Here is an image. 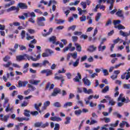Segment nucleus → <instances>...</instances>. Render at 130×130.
I'll list each match as a JSON object with an SVG mask.
<instances>
[{
	"label": "nucleus",
	"instance_id": "61",
	"mask_svg": "<svg viewBox=\"0 0 130 130\" xmlns=\"http://www.w3.org/2000/svg\"><path fill=\"white\" fill-rule=\"evenodd\" d=\"M86 59H87V55H84L81 57V58L80 59V61H81V62H82L83 61H85V60H86Z\"/></svg>",
	"mask_w": 130,
	"mask_h": 130
},
{
	"label": "nucleus",
	"instance_id": "36",
	"mask_svg": "<svg viewBox=\"0 0 130 130\" xmlns=\"http://www.w3.org/2000/svg\"><path fill=\"white\" fill-rule=\"evenodd\" d=\"M90 119L91 120L89 123L90 125H92V124H95V123H98V121H97L96 120L93 119L92 118H90Z\"/></svg>",
	"mask_w": 130,
	"mask_h": 130
},
{
	"label": "nucleus",
	"instance_id": "20",
	"mask_svg": "<svg viewBox=\"0 0 130 130\" xmlns=\"http://www.w3.org/2000/svg\"><path fill=\"white\" fill-rule=\"evenodd\" d=\"M50 119L52 120V121H61V118L57 117H51Z\"/></svg>",
	"mask_w": 130,
	"mask_h": 130
},
{
	"label": "nucleus",
	"instance_id": "1",
	"mask_svg": "<svg viewBox=\"0 0 130 130\" xmlns=\"http://www.w3.org/2000/svg\"><path fill=\"white\" fill-rule=\"evenodd\" d=\"M25 56H26V57H27L28 60H30V59H31V60H32V61H37V60H39L40 59V54H39L37 56L36 58H34L33 56H29L27 54H25Z\"/></svg>",
	"mask_w": 130,
	"mask_h": 130
},
{
	"label": "nucleus",
	"instance_id": "31",
	"mask_svg": "<svg viewBox=\"0 0 130 130\" xmlns=\"http://www.w3.org/2000/svg\"><path fill=\"white\" fill-rule=\"evenodd\" d=\"M71 56L73 59H76L78 56V52L71 53Z\"/></svg>",
	"mask_w": 130,
	"mask_h": 130
},
{
	"label": "nucleus",
	"instance_id": "55",
	"mask_svg": "<svg viewBox=\"0 0 130 130\" xmlns=\"http://www.w3.org/2000/svg\"><path fill=\"white\" fill-rule=\"evenodd\" d=\"M125 123H126V121H122L121 123H120L119 126L120 127H123L124 125H125Z\"/></svg>",
	"mask_w": 130,
	"mask_h": 130
},
{
	"label": "nucleus",
	"instance_id": "60",
	"mask_svg": "<svg viewBox=\"0 0 130 130\" xmlns=\"http://www.w3.org/2000/svg\"><path fill=\"white\" fill-rule=\"evenodd\" d=\"M72 41L73 42H77V41H78V37L77 36H73L72 37Z\"/></svg>",
	"mask_w": 130,
	"mask_h": 130
},
{
	"label": "nucleus",
	"instance_id": "35",
	"mask_svg": "<svg viewBox=\"0 0 130 130\" xmlns=\"http://www.w3.org/2000/svg\"><path fill=\"white\" fill-rule=\"evenodd\" d=\"M51 4H53L54 5H56V4H57V2H56L55 0H50L48 7H50V6H51Z\"/></svg>",
	"mask_w": 130,
	"mask_h": 130
},
{
	"label": "nucleus",
	"instance_id": "41",
	"mask_svg": "<svg viewBox=\"0 0 130 130\" xmlns=\"http://www.w3.org/2000/svg\"><path fill=\"white\" fill-rule=\"evenodd\" d=\"M46 75L47 77H48V76H51V75H52V71L47 69Z\"/></svg>",
	"mask_w": 130,
	"mask_h": 130
},
{
	"label": "nucleus",
	"instance_id": "29",
	"mask_svg": "<svg viewBox=\"0 0 130 130\" xmlns=\"http://www.w3.org/2000/svg\"><path fill=\"white\" fill-rule=\"evenodd\" d=\"M53 106H54V107H57V108H59V107H61V104H60V103L57 102L53 104Z\"/></svg>",
	"mask_w": 130,
	"mask_h": 130
},
{
	"label": "nucleus",
	"instance_id": "45",
	"mask_svg": "<svg viewBox=\"0 0 130 130\" xmlns=\"http://www.w3.org/2000/svg\"><path fill=\"white\" fill-rule=\"evenodd\" d=\"M80 5L83 7V8L84 9H85L87 8V3H86V2H82L80 3Z\"/></svg>",
	"mask_w": 130,
	"mask_h": 130
},
{
	"label": "nucleus",
	"instance_id": "38",
	"mask_svg": "<svg viewBox=\"0 0 130 130\" xmlns=\"http://www.w3.org/2000/svg\"><path fill=\"white\" fill-rule=\"evenodd\" d=\"M21 39H24L26 36V31L22 30L21 32Z\"/></svg>",
	"mask_w": 130,
	"mask_h": 130
},
{
	"label": "nucleus",
	"instance_id": "51",
	"mask_svg": "<svg viewBox=\"0 0 130 130\" xmlns=\"http://www.w3.org/2000/svg\"><path fill=\"white\" fill-rule=\"evenodd\" d=\"M55 21L56 23V24H61L62 23H63V20H62L61 19H55Z\"/></svg>",
	"mask_w": 130,
	"mask_h": 130
},
{
	"label": "nucleus",
	"instance_id": "47",
	"mask_svg": "<svg viewBox=\"0 0 130 130\" xmlns=\"http://www.w3.org/2000/svg\"><path fill=\"white\" fill-rule=\"evenodd\" d=\"M30 114L33 116H36L39 114V113L37 111L31 112Z\"/></svg>",
	"mask_w": 130,
	"mask_h": 130
},
{
	"label": "nucleus",
	"instance_id": "28",
	"mask_svg": "<svg viewBox=\"0 0 130 130\" xmlns=\"http://www.w3.org/2000/svg\"><path fill=\"white\" fill-rule=\"evenodd\" d=\"M16 119H17V120H18V121H23V120H26V121H28V120H29V118H23V117H16Z\"/></svg>",
	"mask_w": 130,
	"mask_h": 130
},
{
	"label": "nucleus",
	"instance_id": "2",
	"mask_svg": "<svg viewBox=\"0 0 130 130\" xmlns=\"http://www.w3.org/2000/svg\"><path fill=\"white\" fill-rule=\"evenodd\" d=\"M76 50V47H73V44L70 43L67 47L64 48L63 51V52H66L68 51V50H70V51H74Z\"/></svg>",
	"mask_w": 130,
	"mask_h": 130
},
{
	"label": "nucleus",
	"instance_id": "37",
	"mask_svg": "<svg viewBox=\"0 0 130 130\" xmlns=\"http://www.w3.org/2000/svg\"><path fill=\"white\" fill-rule=\"evenodd\" d=\"M102 72L104 73V76H108L109 75V73H108V71L106 69H103V68H102Z\"/></svg>",
	"mask_w": 130,
	"mask_h": 130
},
{
	"label": "nucleus",
	"instance_id": "15",
	"mask_svg": "<svg viewBox=\"0 0 130 130\" xmlns=\"http://www.w3.org/2000/svg\"><path fill=\"white\" fill-rule=\"evenodd\" d=\"M125 100V98L123 96V94L122 93L120 94L117 99V101L118 102L121 101V102H124Z\"/></svg>",
	"mask_w": 130,
	"mask_h": 130
},
{
	"label": "nucleus",
	"instance_id": "32",
	"mask_svg": "<svg viewBox=\"0 0 130 130\" xmlns=\"http://www.w3.org/2000/svg\"><path fill=\"white\" fill-rule=\"evenodd\" d=\"M24 115L27 117H30V111L27 110H24Z\"/></svg>",
	"mask_w": 130,
	"mask_h": 130
},
{
	"label": "nucleus",
	"instance_id": "64",
	"mask_svg": "<svg viewBox=\"0 0 130 130\" xmlns=\"http://www.w3.org/2000/svg\"><path fill=\"white\" fill-rule=\"evenodd\" d=\"M44 105L46 106V107H47L48 106H49L50 105V102L49 101H46L45 103H44Z\"/></svg>",
	"mask_w": 130,
	"mask_h": 130
},
{
	"label": "nucleus",
	"instance_id": "18",
	"mask_svg": "<svg viewBox=\"0 0 130 130\" xmlns=\"http://www.w3.org/2000/svg\"><path fill=\"white\" fill-rule=\"evenodd\" d=\"M75 46L76 47L77 51H78L79 52H81V51H82V47L81 46V45H80V44L78 43H75Z\"/></svg>",
	"mask_w": 130,
	"mask_h": 130
},
{
	"label": "nucleus",
	"instance_id": "24",
	"mask_svg": "<svg viewBox=\"0 0 130 130\" xmlns=\"http://www.w3.org/2000/svg\"><path fill=\"white\" fill-rule=\"evenodd\" d=\"M79 63H80V58H77L76 60L73 63V66L74 68H77L78 66H79Z\"/></svg>",
	"mask_w": 130,
	"mask_h": 130
},
{
	"label": "nucleus",
	"instance_id": "54",
	"mask_svg": "<svg viewBox=\"0 0 130 130\" xmlns=\"http://www.w3.org/2000/svg\"><path fill=\"white\" fill-rule=\"evenodd\" d=\"M26 36L27 40H31V39H34V36H29V34L28 33L26 34Z\"/></svg>",
	"mask_w": 130,
	"mask_h": 130
},
{
	"label": "nucleus",
	"instance_id": "27",
	"mask_svg": "<svg viewBox=\"0 0 130 130\" xmlns=\"http://www.w3.org/2000/svg\"><path fill=\"white\" fill-rule=\"evenodd\" d=\"M82 110H75L74 112V114L76 115V116H79V115H81L82 114Z\"/></svg>",
	"mask_w": 130,
	"mask_h": 130
},
{
	"label": "nucleus",
	"instance_id": "63",
	"mask_svg": "<svg viewBox=\"0 0 130 130\" xmlns=\"http://www.w3.org/2000/svg\"><path fill=\"white\" fill-rule=\"evenodd\" d=\"M54 130H59V124L56 123L54 128Z\"/></svg>",
	"mask_w": 130,
	"mask_h": 130
},
{
	"label": "nucleus",
	"instance_id": "40",
	"mask_svg": "<svg viewBox=\"0 0 130 130\" xmlns=\"http://www.w3.org/2000/svg\"><path fill=\"white\" fill-rule=\"evenodd\" d=\"M29 104V103L26 101H24L21 105V107H26Z\"/></svg>",
	"mask_w": 130,
	"mask_h": 130
},
{
	"label": "nucleus",
	"instance_id": "43",
	"mask_svg": "<svg viewBox=\"0 0 130 130\" xmlns=\"http://www.w3.org/2000/svg\"><path fill=\"white\" fill-rule=\"evenodd\" d=\"M11 64H13L11 61H8L7 64H4L3 67H5V68H9L10 66H11Z\"/></svg>",
	"mask_w": 130,
	"mask_h": 130
},
{
	"label": "nucleus",
	"instance_id": "44",
	"mask_svg": "<svg viewBox=\"0 0 130 130\" xmlns=\"http://www.w3.org/2000/svg\"><path fill=\"white\" fill-rule=\"evenodd\" d=\"M107 91H109V86H106L102 90L103 93H106Z\"/></svg>",
	"mask_w": 130,
	"mask_h": 130
},
{
	"label": "nucleus",
	"instance_id": "56",
	"mask_svg": "<svg viewBox=\"0 0 130 130\" xmlns=\"http://www.w3.org/2000/svg\"><path fill=\"white\" fill-rule=\"evenodd\" d=\"M120 20H114L113 21V24L115 26H116V25H118L119 24H120Z\"/></svg>",
	"mask_w": 130,
	"mask_h": 130
},
{
	"label": "nucleus",
	"instance_id": "17",
	"mask_svg": "<svg viewBox=\"0 0 130 130\" xmlns=\"http://www.w3.org/2000/svg\"><path fill=\"white\" fill-rule=\"evenodd\" d=\"M58 74L57 73H55V77L54 78V79L55 80H62V79L63 78V76L61 75H60V76H58Z\"/></svg>",
	"mask_w": 130,
	"mask_h": 130
},
{
	"label": "nucleus",
	"instance_id": "3",
	"mask_svg": "<svg viewBox=\"0 0 130 130\" xmlns=\"http://www.w3.org/2000/svg\"><path fill=\"white\" fill-rule=\"evenodd\" d=\"M9 118H10V116L9 115H6L4 116V114H2L0 115V120L2 121H4L5 122H8V120H9Z\"/></svg>",
	"mask_w": 130,
	"mask_h": 130
},
{
	"label": "nucleus",
	"instance_id": "11",
	"mask_svg": "<svg viewBox=\"0 0 130 130\" xmlns=\"http://www.w3.org/2000/svg\"><path fill=\"white\" fill-rule=\"evenodd\" d=\"M81 79H82V76H81L80 73H78L77 76H76V77L73 79V80L74 82H80V80H81Z\"/></svg>",
	"mask_w": 130,
	"mask_h": 130
},
{
	"label": "nucleus",
	"instance_id": "4",
	"mask_svg": "<svg viewBox=\"0 0 130 130\" xmlns=\"http://www.w3.org/2000/svg\"><path fill=\"white\" fill-rule=\"evenodd\" d=\"M61 92V90L59 88H54L53 90V92L51 94V96H53V97H55V96H57V94L58 93H60Z\"/></svg>",
	"mask_w": 130,
	"mask_h": 130
},
{
	"label": "nucleus",
	"instance_id": "30",
	"mask_svg": "<svg viewBox=\"0 0 130 130\" xmlns=\"http://www.w3.org/2000/svg\"><path fill=\"white\" fill-rule=\"evenodd\" d=\"M32 67L34 68H38V67H40L41 68V67H42V64L41 63H33L32 64Z\"/></svg>",
	"mask_w": 130,
	"mask_h": 130
},
{
	"label": "nucleus",
	"instance_id": "62",
	"mask_svg": "<svg viewBox=\"0 0 130 130\" xmlns=\"http://www.w3.org/2000/svg\"><path fill=\"white\" fill-rule=\"evenodd\" d=\"M49 125V123H48V122H47L44 124H43L42 123L41 126L42 127L44 128V127H46L47 126H48Z\"/></svg>",
	"mask_w": 130,
	"mask_h": 130
},
{
	"label": "nucleus",
	"instance_id": "19",
	"mask_svg": "<svg viewBox=\"0 0 130 130\" xmlns=\"http://www.w3.org/2000/svg\"><path fill=\"white\" fill-rule=\"evenodd\" d=\"M13 109H14V107H10V104H8V105L6 107V109L5 110V111L6 112H9V111H13Z\"/></svg>",
	"mask_w": 130,
	"mask_h": 130
},
{
	"label": "nucleus",
	"instance_id": "13",
	"mask_svg": "<svg viewBox=\"0 0 130 130\" xmlns=\"http://www.w3.org/2000/svg\"><path fill=\"white\" fill-rule=\"evenodd\" d=\"M25 54L24 55H18L16 56V60L17 61H21L22 60H24L25 59Z\"/></svg>",
	"mask_w": 130,
	"mask_h": 130
},
{
	"label": "nucleus",
	"instance_id": "12",
	"mask_svg": "<svg viewBox=\"0 0 130 130\" xmlns=\"http://www.w3.org/2000/svg\"><path fill=\"white\" fill-rule=\"evenodd\" d=\"M105 98H109V104L110 105H111L112 106L115 104V102L113 101V100L111 99V98H110L109 95H106L105 96Z\"/></svg>",
	"mask_w": 130,
	"mask_h": 130
},
{
	"label": "nucleus",
	"instance_id": "5",
	"mask_svg": "<svg viewBox=\"0 0 130 130\" xmlns=\"http://www.w3.org/2000/svg\"><path fill=\"white\" fill-rule=\"evenodd\" d=\"M23 15L26 18H29V17H33L34 18H35V17H36V15H35V13L34 12L25 13H23Z\"/></svg>",
	"mask_w": 130,
	"mask_h": 130
},
{
	"label": "nucleus",
	"instance_id": "39",
	"mask_svg": "<svg viewBox=\"0 0 130 130\" xmlns=\"http://www.w3.org/2000/svg\"><path fill=\"white\" fill-rule=\"evenodd\" d=\"M80 22H85L86 20H87V17L84 15H82V17L80 18Z\"/></svg>",
	"mask_w": 130,
	"mask_h": 130
},
{
	"label": "nucleus",
	"instance_id": "14",
	"mask_svg": "<svg viewBox=\"0 0 130 130\" xmlns=\"http://www.w3.org/2000/svg\"><path fill=\"white\" fill-rule=\"evenodd\" d=\"M42 106V103H40L39 104H35L34 107L36 108L38 111H39L40 113H41V111H40V109H39L40 107H41Z\"/></svg>",
	"mask_w": 130,
	"mask_h": 130
},
{
	"label": "nucleus",
	"instance_id": "9",
	"mask_svg": "<svg viewBox=\"0 0 130 130\" xmlns=\"http://www.w3.org/2000/svg\"><path fill=\"white\" fill-rule=\"evenodd\" d=\"M97 49V47H95L94 45H91L89 47V48L87 49V51H89V52H94V51H95Z\"/></svg>",
	"mask_w": 130,
	"mask_h": 130
},
{
	"label": "nucleus",
	"instance_id": "52",
	"mask_svg": "<svg viewBox=\"0 0 130 130\" xmlns=\"http://www.w3.org/2000/svg\"><path fill=\"white\" fill-rule=\"evenodd\" d=\"M37 24L39 26H45V24H44V22H43V21H39L38 20H37Z\"/></svg>",
	"mask_w": 130,
	"mask_h": 130
},
{
	"label": "nucleus",
	"instance_id": "53",
	"mask_svg": "<svg viewBox=\"0 0 130 130\" xmlns=\"http://www.w3.org/2000/svg\"><path fill=\"white\" fill-rule=\"evenodd\" d=\"M42 125V122H37L35 123V126L36 127H40Z\"/></svg>",
	"mask_w": 130,
	"mask_h": 130
},
{
	"label": "nucleus",
	"instance_id": "58",
	"mask_svg": "<svg viewBox=\"0 0 130 130\" xmlns=\"http://www.w3.org/2000/svg\"><path fill=\"white\" fill-rule=\"evenodd\" d=\"M67 121L64 122V124H69L70 123V120H71V117H67L66 118Z\"/></svg>",
	"mask_w": 130,
	"mask_h": 130
},
{
	"label": "nucleus",
	"instance_id": "34",
	"mask_svg": "<svg viewBox=\"0 0 130 130\" xmlns=\"http://www.w3.org/2000/svg\"><path fill=\"white\" fill-rule=\"evenodd\" d=\"M119 123V120H117L115 122V123L114 124H110V126H111L112 127H116V126H117V125H118V124Z\"/></svg>",
	"mask_w": 130,
	"mask_h": 130
},
{
	"label": "nucleus",
	"instance_id": "10",
	"mask_svg": "<svg viewBox=\"0 0 130 130\" xmlns=\"http://www.w3.org/2000/svg\"><path fill=\"white\" fill-rule=\"evenodd\" d=\"M82 89L83 90L84 93H85V94H93V90H92V89H89L88 90H87V88L86 87H83Z\"/></svg>",
	"mask_w": 130,
	"mask_h": 130
},
{
	"label": "nucleus",
	"instance_id": "22",
	"mask_svg": "<svg viewBox=\"0 0 130 130\" xmlns=\"http://www.w3.org/2000/svg\"><path fill=\"white\" fill-rule=\"evenodd\" d=\"M49 42L54 44L56 42V37L52 36L49 38Z\"/></svg>",
	"mask_w": 130,
	"mask_h": 130
},
{
	"label": "nucleus",
	"instance_id": "57",
	"mask_svg": "<svg viewBox=\"0 0 130 130\" xmlns=\"http://www.w3.org/2000/svg\"><path fill=\"white\" fill-rule=\"evenodd\" d=\"M9 98H6L5 99L4 104L3 105V107L4 108L6 107V105L7 104V103L9 102Z\"/></svg>",
	"mask_w": 130,
	"mask_h": 130
},
{
	"label": "nucleus",
	"instance_id": "26",
	"mask_svg": "<svg viewBox=\"0 0 130 130\" xmlns=\"http://www.w3.org/2000/svg\"><path fill=\"white\" fill-rule=\"evenodd\" d=\"M73 106V103L67 102L63 105V108H68L69 106Z\"/></svg>",
	"mask_w": 130,
	"mask_h": 130
},
{
	"label": "nucleus",
	"instance_id": "48",
	"mask_svg": "<svg viewBox=\"0 0 130 130\" xmlns=\"http://www.w3.org/2000/svg\"><path fill=\"white\" fill-rule=\"evenodd\" d=\"M101 17V13H98L97 14V16L95 17V21H96V22H98V21L100 20Z\"/></svg>",
	"mask_w": 130,
	"mask_h": 130
},
{
	"label": "nucleus",
	"instance_id": "16",
	"mask_svg": "<svg viewBox=\"0 0 130 130\" xmlns=\"http://www.w3.org/2000/svg\"><path fill=\"white\" fill-rule=\"evenodd\" d=\"M99 51H102L103 52L106 49V46H102V45H99L98 46Z\"/></svg>",
	"mask_w": 130,
	"mask_h": 130
},
{
	"label": "nucleus",
	"instance_id": "8",
	"mask_svg": "<svg viewBox=\"0 0 130 130\" xmlns=\"http://www.w3.org/2000/svg\"><path fill=\"white\" fill-rule=\"evenodd\" d=\"M28 83V81H22L21 80H19L18 81V86L19 87H26Z\"/></svg>",
	"mask_w": 130,
	"mask_h": 130
},
{
	"label": "nucleus",
	"instance_id": "49",
	"mask_svg": "<svg viewBox=\"0 0 130 130\" xmlns=\"http://www.w3.org/2000/svg\"><path fill=\"white\" fill-rule=\"evenodd\" d=\"M76 25H73L72 26H70L68 28V31H71V30H72V31H75L76 30Z\"/></svg>",
	"mask_w": 130,
	"mask_h": 130
},
{
	"label": "nucleus",
	"instance_id": "6",
	"mask_svg": "<svg viewBox=\"0 0 130 130\" xmlns=\"http://www.w3.org/2000/svg\"><path fill=\"white\" fill-rule=\"evenodd\" d=\"M17 7L20 8V9H22V10H26V9H28V6L26 5V4L23 3H19Z\"/></svg>",
	"mask_w": 130,
	"mask_h": 130
},
{
	"label": "nucleus",
	"instance_id": "50",
	"mask_svg": "<svg viewBox=\"0 0 130 130\" xmlns=\"http://www.w3.org/2000/svg\"><path fill=\"white\" fill-rule=\"evenodd\" d=\"M28 21L30 22V23H32V24H35V19L33 18V17L29 18Z\"/></svg>",
	"mask_w": 130,
	"mask_h": 130
},
{
	"label": "nucleus",
	"instance_id": "25",
	"mask_svg": "<svg viewBox=\"0 0 130 130\" xmlns=\"http://www.w3.org/2000/svg\"><path fill=\"white\" fill-rule=\"evenodd\" d=\"M53 30V28H52V27L50 28L49 30V32H47L46 34H43V36H44V37H46V36H48V35H50Z\"/></svg>",
	"mask_w": 130,
	"mask_h": 130
},
{
	"label": "nucleus",
	"instance_id": "23",
	"mask_svg": "<svg viewBox=\"0 0 130 130\" xmlns=\"http://www.w3.org/2000/svg\"><path fill=\"white\" fill-rule=\"evenodd\" d=\"M119 34L121 36H123V37H127L128 36V33L124 32L122 30H120Z\"/></svg>",
	"mask_w": 130,
	"mask_h": 130
},
{
	"label": "nucleus",
	"instance_id": "21",
	"mask_svg": "<svg viewBox=\"0 0 130 130\" xmlns=\"http://www.w3.org/2000/svg\"><path fill=\"white\" fill-rule=\"evenodd\" d=\"M122 10H119L116 13V15L118 16V17H120V18H122V19H124V17H123V14L122 13Z\"/></svg>",
	"mask_w": 130,
	"mask_h": 130
},
{
	"label": "nucleus",
	"instance_id": "42",
	"mask_svg": "<svg viewBox=\"0 0 130 130\" xmlns=\"http://www.w3.org/2000/svg\"><path fill=\"white\" fill-rule=\"evenodd\" d=\"M77 10L79 11V14L80 15H83V13H82V12H87V10H82V9L80 8V7H78L77 8Z\"/></svg>",
	"mask_w": 130,
	"mask_h": 130
},
{
	"label": "nucleus",
	"instance_id": "59",
	"mask_svg": "<svg viewBox=\"0 0 130 130\" xmlns=\"http://www.w3.org/2000/svg\"><path fill=\"white\" fill-rule=\"evenodd\" d=\"M124 89H130V84H123Z\"/></svg>",
	"mask_w": 130,
	"mask_h": 130
},
{
	"label": "nucleus",
	"instance_id": "46",
	"mask_svg": "<svg viewBox=\"0 0 130 130\" xmlns=\"http://www.w3.org/2000/svg\"><path fill=\"white\" fill-rule=\"evenodd\" d=\"M113 115H116L117 117H118L119 118H121L122 116L120 115V114L118 113L117 112H115L113 113Z\"/></svg>",
	"mask_w": 130,
	"mask_h": 130
},
{
	"label": "nucleus",
	"instance_id": "33",
	"mask_svg": "<svg viewBox=\"0 0 130 130\" xmlns=\"http://www.w3.org/2000/svg\"><path fill=\"white\" fill-rule=\"evenodd\" d=\"M37 21H39V22H40V21L41 22H45V21H46V19H45V17L42 16V17H40L38 18Z\"/></svg>",
	"mask_w": 130,
	"mask_h": 130
},
{
	"label": "nucleus",
	"instance_id": "7",
	"mask_svg": "<svg viewBox=\"0 0 130 130\" xmlns=\"http://www.w3.org/2000/svg\"><path fill=\"white\" fill-rule=\"evenodd\" d=\"M82 81H83V83H84V85L88 87L91 86V84H92V82H91V81L89 79L86 78H83L82 79Z\"/></svg>",
	"mask_w": 130,
	"mask_h": 130
}]
</instances>
